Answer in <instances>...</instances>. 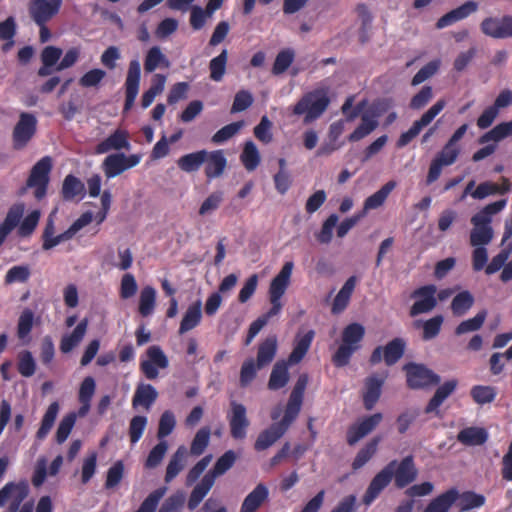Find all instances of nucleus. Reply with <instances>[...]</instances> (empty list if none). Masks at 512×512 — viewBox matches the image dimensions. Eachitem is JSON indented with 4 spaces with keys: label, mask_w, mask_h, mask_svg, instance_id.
I'll return each instance as SVG.
<instances>
[{
    "label": "nucleus",
    "mask_w": 512,
    "mask_h": 512,
    "mask_svg": "<svg viewBox=\"0 0 512 512\" xmlns=\"http://www.w3.org/2000/svg\"><path fill=\"white\" fill-rule=\"evenodd\" d=\"M507 204L506 199H502L486 205L471 218L473 228L470 232V244L472 246L488 245L493 239V229L491 227L492 216L502 211Z\"/></svg>",
    "instance_id": "1"
},
{
    "label": "nucleus",
    "mask_w": 512,
    "mask_h": 512,
    "mask_svg": "<svg viewBox=\"0 0 512 512\" xmlns=\"http://www.w3.org/2000/svg\"><path fill=\"white\" fill-rule=\"evenodd\" d=\"M329 105V98L324 89H317L305 94L293 107V114L304 115V122L310 123L319 118Z\"/></svg>",
    "instance_id": "2"
},
{
    "label": "nucleus",
    "mask_w": 512,
    "mask_h": 512,
    "mask_svg": "<svg viewBox=\"0 0 512 512\" xmlns=\"http://www.w3.org/2000/svg\"><path fill=\"white\" fill-rule=\"evenodd\" d=\"M364 334L365 328L359 323H352L343 330L342 344L333 356L334 363L337 366L348 364L352 354L359 349Z\"/></svg>",
    "instance_id": "3"
},
{
    "label": "nucleus",
    "mask_w": 512,
    "mask_h": 512,
    "mask_svg": "<svg viewBox=\"0 0 512 512\" xmlns=\"http://www.w3.org/2000/svg\"><path fill=\"white\" fill-rule=\"evenodd\" d=\"M293 267V262H286L270 283L268 291L271 303L270 314H279L282 309L281 298L290 285Z\"/></svg>",
    "instance_id": "4"
},
{
    "label": "nucleus",
    "mask_w": 512,
    "mask_h": 512,
    "mask_svg": "<svg viewBox=\"0 0 512 512\" xmlns=\"http://www.w3.org/2000/svg\"><path fill=\"white\" fill-rule=\"evenodd\" d=\"M30 492L28 482H8L0 489V507L8 506L7 512H16Z\"/></svg>",
    "instance_id": "5"
},
{
    "label": "nucleus",
    "mask_w": 512,
    "mask_h": 512,
    "mask_svg": "<svg viewBox=\"0 0 512 512\" xmlns=\"http://www.w3.org/2000/svg\"><path fill=\"white\" fill-rule=\"evenodd\" d=\"M168 366V357L157 345L150 346L140 360V369L149 380L156 379L159 376V371Z\"/></svg>",
    "instance_id": "6"
},
{
    "label": "nucleus",
    "mask_w": 512,
    "mask_h": 512,
    "mask_svg": "<svg viewBox=\"0 0 512 512\" xmlns=\"http://www.w3.org/2000/svg\"><path fill=\"white\" fill-rule=\"evenodd\" d=\"M140 154L125 155L124 153H114L108 155L103 163L102 169L105 176L110 179L114 178L124 171L137 166L141 162Z\"/></svg>",
    "instance_id": "7"
},
{
    "label": "nucleus",
    "mask_w": 512,
    "mask_h": 512,
    "mask_svg": "<svg viewBox=\"0 0 512 512\" xmlns=\"http://www.w3.org/2000/svg\"><path fill=\"white\" fill-rule=\"evenodd\" d=\"M62 0H30L29 15L37 25L46 24L61 7Z\"/></svg>",
    "instance_id": "8"
},
{
    "label": "nucleus",
    "mask_w": 512,
    "mask_h": 512,
    "mask_svg": "<svg viewBox=\"0 0 512 512\" xmlns=\"http://www.w3.org/2000/svg\"><path fill=\"white\" fill-rule=\"evenodd\" d=\"M50 170L51 160L45 157L38 161L31 171L27 185L28 187L35 188L34 195L37 199L43 198L46 194Z\"/></svg>",
    "instance_id": "9"
},
{
    "label": "nucleus",
    "mask_w": 512,
    "mask_h": 512,
    "mask_svg": "<svg viewBox=\"0 0 512 512\" xmlns=\"http://www.w3.org/2000/svg\"><path fill=\"white\" fill-rule=\"evenodd\" d=\"M436 292L435 285H426L416 289L412 294L415 302L411 307L410 315L416 316L431 311L437 304Z\"/></svg>",
    "instance_id": "10"
},
{
    "label": "nucleus",
    "mask_w": 512,
    "mask_h": 512,
    "mask_svg": "<svg viewBox=\"0 0 512 512\" xmlns=\"http://www.w3.org/2000/svg\"><path fill=\"white\" fill-rule=\"evenodd\" d=\"M395 466L396 461H392L372 479L365 495L363 496L364 504L370 505L378 497L381 491L390 483L394 475Z\"/></svg>",
    "instance_id": "11"
},
{
    "label": "nucleus",
    "mask_w": 512,
    "mask_h": 512,
    "mask_svg": "<svg viewBox=\"0 0 512 512\" xmlns=\"http://www.w3.org/2000/svg\"><path fill=\"white\" fill-rule=\"evenodd\" d=\"M481 31L492 38L512 37V16L488 17L481 22Z\"/></svg>",
    "instance_id": "12"
},
{
    "label": "nucleus",
    "mask_w": 512,
    "mask_h": 512,
    "mask_svg": "<svg viewBox=\"0 0 512 512\" xmlns=\"http://www.w3.org/2000/svg\"><path fill=\"white\" fill-rule=\"evenodd\" d=\"M230 432L235 439H244L247 434V428L249 426V420L247 418V412L244 405L231 402V409L228 414Z\"/></svg>",
    "instance_id": "13"
},
{
    "label": "nucleus",
    "mask_w": 512,
    "mask_h": 512,
    "mask_svg": "<svg viewBox=\"0 0 512 512\" xmlns=\"http://www.w3.org/2000/svg\"><path fill=\"white\" fill-rule=\"evenodd\" d=\"M404 369L411 388H423L439 382V377L422 365L409 364Z\"/></svg>",
    "instance_id": "14"
},
{
    "label": "nucleus",
    "mask_w": 512,
    "mask_h": 512,
    "mask_svg": "<svg viewBox=\"0 0 512 512\" xmlns=\"http://www.w3.org/2000/svg\"><path fill=\"white\" fill-rule=\"evenodd\" d=\"M345 130V120H337L330 124L327 137L316 152L317 156H329L333 152L341 149L344 145L340 141V136Z\"/></svg>",
    "instance_id": "15"
},
{
    "label": "nucleus",
    "mask_w": 512,
    "mask_h": 512,
    "mask_svg": "<svg viewBox=\"0 0 512 512\" xmlns=\"http://www.w3.org/2000/svg\"><path fill=\"white\" fill-rule=\"evenodd\" d=\"M141 66L137 59L131 60L129 63L127 76L125 80V110H129L138 95L140 85Z\"/></svg>",
    "instance_id": "16"
},
{
    "label": "nucleus",
    "mask_w": 512,
    "mask_h": 512,
    "mask_svg": "<svg viewBox=\"0 0 512 512\" xmlns=\"http://www.w3.org/2000/svg\"><path fill=\"white\" fill-rule=\"evenodd\" d=\"M36 130V118L29 113H22L13 132L14 146L23 148L32 138Z\"/></svg>",
    "instance_id": "17"
},
{
    "label": "nucleus",
    "mask_w": 512,
    "mask_h": 512,
    "mask_svg": "<svg viewBox=\"0 0 512 512\" xmlns=\"http://www.w3.org/2000/svg\"><path fill=\"white\" fill-rule=\"evenodd\" d=\"M382 414L375 413L371 416L361 419L355 423L348 431L347 440L350 445H354L360 439L372 432L382 421Z\"/></svg>",
    "instance_id": "18"
},
{
    "label": "nucleus",
    "mask_w": 512,
    "mask_h": 512,
    "mask_svg": "<svg viewBox=\"0 0 512 512\" xmlns=\"http://www.w3.org/2000/svg\"><path fill=\"white\" fill-rule=\"evenodd\" d=\"M129 133L124 129H116L111 135L96 146L97 154H104L115 150H130Z\"/></svg>",
    "instance_id": "19"
},
{
    "label": "nucleus",
    "mask_w": 512,
    "mask_h": 512,
    "mask_svg": "<svg viewBox=\"0 0 512 512\" xmlns=\"http://www.w3.org/2000/svg\"><path fill=\"white\" fill-rule=\"evenodd\" d=\"M380 114L370 110L361 115V123L348 136V141L358 142L370 135L379 125L378 118Z\"/></svg>",
    "instance_id": "20"
},
{
    "label": "nucleus",
    "mask_w": 512,
    "mask_h": 512,
    "mask_svg": "<svg viewBox=\"0 0 512 512\" xmlns=\"http://www.w3.org/2000/svg\"><path fill=\"white\" fill-rule=\"evenodd\" d=\"M478 10V3L476 1H467L461 6L451 10L436 23L438 29H443L447 26L452 25L455 22L467 18L469 15L475 13Z\"/></svg>",
    "instance_id": "21"
},
{
    "label": "nucleus",
    "mask_w": 512,
    "mask_h": 512,
    "mask_svg": "<svg viewBox=\"0 0 512 512\" xmlns=\"http://www.w3.org/2000/svg\"><path fill=\"white\" fill-rule=\"evenodd\" d=\"M288 429L283 426L280 422L272 424L270 427L262 431L256 442L255 449L257 451H263L272 446L277 442Z\"/></svg>",
    "instance_id": "22"
},
{
    "label": "nucleus",
    "mask_w": 512,
    "mask_h": 512,
    "mask_svg": "<svg viewBox=\"0 0 512 512\" xmlns=\"http://www.w3.org/2000/svg\"><path fill=\"white\" fill-rule=\"evenodd\" d=\"M269 490L266 485L259 483L244 498L240 512H256L261 505L268 499Z\"/></svg>",
    "instance_id": "23"
},
{
    "label": "nucleus",
    "mask_w": 512,
    "mask_h": 512,
    "mask_svg": "<svg viewBox=\"0 0 512 512\" xmlns=\"http://www.w3.org/2000/svg\"><path fill=\"white\" fill-rule=\"evenodd\" d=\"M385 377L371 376L366 379L365 391L363 393V401L365 408L371 410L381 395V388Z\"/></svg>",
    "instance_id": "24"
},
{
    "label": "nucleus",
    "mask_w": 512,
    "mask_h": 512,
    "mask_svg": "<svg viewBox=\"0 0 512 512\" xmlns=\"http://www.w3.org/2000/svg\"><path fill=\"white\" fill-rule=\"evenodd\" d=\"M395 483L402 488L415 480L417 470L414 466L412 457L404 458L399 465L395 466Z\"/></svg>",
    "instance_id": "25"
},
{
    "label": "nucleus",
    "mask_w": 512,
    "mask_h": 512,
    "mask_svg": "<svg viewBox=\"0 0 512 512\" xmlns=\"http://www.w3.org/2000/svg\"><path fill=\"white\" fill-rule=\"evenodd\" d=\"M187 456V448L184 445L179 446L166 467L165 482H171L184 469Z\"/></svg>",
    "instance_id": "26"
},
{
    "label": "nucleus",
    "mask_w": 512,
    "mask_h": 512,
    "mask_svg": "<svg viewBox=\"0 0 512 512\" xmlns=\"http://www.w3.org/2000/svg\"><path fill=\"white\" fill-rule=\"evenodd\" d=\"M215 483L213 475L206 473L201 481L193 488L187 506L190 510H194L205 496L209 493Z\"/></svg>",
    "instance_id": "27"
},
{
    "label": "nucleus",
    "mask_w": 512,
    "mask_h": 512,
    "mask_svg": "<svg viewBox=\"0 0 512 512\" xmlns=\"http://www.w3.org/2000/svg\"><path fill=\"white\" fill-rule=\"evenodd\" d=\"M202 318V303L200 300L191 304L185 311L179 327V333L184 334L199 325Z\"/></svg>",
    "instance_id": "28"
},
{
    "label": "nucleus",
    "mask_w": 512,
    "mask_h": 512,
    "mask_svg": "<svg viewBox=\"0 0 512 512\" xmlns=\"http://www.w3.org/2000/svg\"><path fill=\"white\" fill-rule=\"evenodd\" d=\"M357 283V278L355 276L349 277L338 294L336 295L333 305H332V312L334 314H339L342 311L345 310V308L348 306L351 295L355 289Z\"/></svg>",
    "instance_id": "29"
},
{
    "label": "nucleus",
    "mask_w": 512,
    "mask_h": 512,
    "mask_svg": "<svg viewBox=\"0 0 512 512\" xmlns=\"http://www.w3.org/2000/svg\"><path fill=\"white\" fill-rule=\"evenodd\" d=\"M87 327L88 320L84 319L74 328L71 333L65 334L61 339L60 350L63 353H68L72 351L76 346H78L86 334Z\"/></svg>",
    "instance_id": "30"
},
{
    "label": "nucleus",
    "mask_w": 512,
    "mask_h": 512,
    "mask_svg": "<svg viewBox=\"0 0 512 512\" xmlns=\"http://www.w3.org/2000/svg\"><path fill=\"white\" fill-rule=\"evenodd\" d=\"M24 210L25 206L23 204H16L9 209L4 222L0 224V245L7 235L19 224Z\"/></svg>",
    "instance_id": "31"
},
{
    "label": "nucleus",
    "mask_w": 512,
    "mask_h": 512,
    "mask_svg": "<svg viewBox=\"0 0 512 512\" xmlns=\"http://www.w3.org/2000/svg\"><path fill=\"white\" fill-rule=\"evenodd\" d=\"M96 383L92 377H86L82 381L79 389V402L81 407L78 410V416L84 417L90 410V402L95 393Z\"/></svg>",
    "instance_id": "32"
},
{
    "label": "nucleus",
    "mask_w": 512,
    "mask_h": 512,
    "mask_svg": "<svg viewBox=\"0 0 512 512\" xmlns=\"http://www.w3.org/2000/svg\"><path fill=\"white\" fill-rule=\"evenodd\" d=\"M206 164L205 166V173L207 177L209 178H215L220 176L226 167V158L222 151H207L206 160L204 162Z\"/></svg>",
    "instance_id": "33"
},
{
    "label": "nucleus",
    "mask_w": 512,
    "mask_h": 512,
    "mask_svg": "<svg viewBox=\"0 0 512 512\" xmlns=\"http://www.w3.org/2000/svg\"><path fill=\"white\" fill-rule=\"evenodd\" d=\"M458 496V490L451 488L433 499L424 512H448L455 503Z\"/></svg>",
    "instance_id": "34"
},
{
    "label": "nucleus",
    "mask_w": 512,
    "mask_h": 512,
    "mask_svg": "<svg viewBox=\"0 0 512 512\" xmlns=\"http://www.w3.org/2000/svg\"><path fill=\"white\" fill-rule=\"evenodd\" d=\"M457 439L464 445L478 446L487 441L488 432L481 427H468L459 432Z\"/></svg>",
    "instance_id": "35"
},
{
    "label": "nucleus",
    "mask_w": 512,
    "mask_h": 512,
    "mask_svg": "<svg viewBox=\"0 0 512 512\" xmlns=\"http://www.w3.org/2000/svg\"><path fill=\"white\" fill-rule=\"evenodd\" d=\"M60 406L58 402H52L46 409L40 423V427L36 432V438L38 440H44L50 433L57 419Z\"/></svg>",
    "instance_id": "36"
},
{
    "label": "nucleus",
    "mask_w": 512,
    "mask_h": 512,
    "mask_svg": "<svg viewBox=\"0 0 512 512\" xmlns=\"http://www.w3.org/2000/svg\"><path fill=\"white\" fill-rule=\"evenodd\" d=\"M277 351V338L276 336L268 337L261 343L257 353V367L263 368L272 362Z\"/></svg>",
    "instance_id": "37"
},
{
    "label": "nucleus",
    "mask_w": 512,
    "mask_h": 512,
    "mask_svg": "<svg viewBox=\"0 0 512 512\" xmlns=\"http://www.w3.org/2000/svg\"><path fill=\"white\" fill-rule=\"evenodd\" d=\"M207 156L206 150L186 154L177 161L178 167L187 173L197 171L204 164Z\"/></svg>",
    "instance_id": "38"
},
{
    "label": "nucleus",
    "mask_w": 512,
    "mask_h": 512,
    "mask_svg": "<svg viewBox=\"0 0 512 512\" xmlns=\"http://www.w3.org/2000/svg\"><path fill=\"white\" fill-rule=\"evenodd\" d=\"M158 393L150 384H140L134 394L132 404L134 407L143 406L149 409L156 400Z\"/></svg>",
    "instance_id": "39"
},
{
    "label": "nucleus",
    "mask_w": 512,
    "mask_h": 512,
    "mask_svg": "<svg viewBox=\"0 0 512 512\" xmlns=\"http://www.w3.org/2000/svg\"><path fill=\"white\" fill-rule=\"evenodd\" d=\"M457 386L456 380H449L445 382L442 386H440L437 390L433 398L429 401L427 407L425 408L426 413H433L438 411L440 405L444 402V400L455 390Z\"/></svg>",
    "instance_id": "40"
},
{
    "label": "nucleus",
    "mask_w": 512,
    "mask_h": 512,
    "mask_svg": "<svg viewBox=\"0 0 512 512\" xmlns=\"http://www.w3.org/2000/svg\"><path fill=\"white\" fill-rule=\"evenodd\" d=\"M170 62L168 58L162 53L158 46L150 48L146 54L144 61V69L146 72L151 73L157 68H168Z\"/></svg>",
    "instance_id": "41"
},
{
    "label": "nucleus",
    "mask_w": 512,
    "mask_h": 512,
    "mask_svg": "<svg viewBox=\"0 0 512 512\" xmlns=\"http://www.w3.org/2000/svg\"><path fill=\"white\" fill-rule=\"evenodd\" d=\"M288 381V363L285 361H278L272 369L268 382V388L271 390H278L284 387Z\"/></svg>",
    "instance_id": "42"
},
{
    "label": "nucleus",
    "mask_w": 512,
    "mask_h": 512,
    "mask_svg": "<svg viewBox=\"0 0 512 512\" xmlns=\"http://www.w3.org/2000/svg\"><path fill=\"white\" fill-rule=\"evenodd\" d=\"M485 497L473 491L458 492L456 499L457 507L461 512L481 507L485 504Z\"/></svg>",
    "instance_id": "43"
},
{
    "label": "nucleus",
    "mask_w": 512,
    "mask_h": 512,
    "mask_svg": "<svg viewBox=\"0 0 512 512\" xmlns=\"http://www.w3.org/2000/svg\"><path fill=\"white\" fill-rule=\"evenodd\" d=\"M241 162L247 171H254L261 161L260 152L252 141H247L240 155Z\"/></svg>",
    "instance_id": "44"
},
{
    "label": "nucleus",
    "mask_w": 512,
    "mask_h": 512,
    "mask_svg": "<svg viewBox=\"0 0 512 512\" xmlns=\"http://www.w3.org/2000/svg\"><path fill=\"white\" fill-rule=\"evenodd\" d=\"M395 187L396 182L389 181L381 189L369 196L364 202V212L380 207Z\"/></svg>",
    "instance_id": "45"
},
{
    "label": "nucleus",
    "mask_w": 512,
    "mask_h": 512,
    "mask_svg": "<svg viewBox=\"0 0 512 512\" xmlns=\"http://www.w3.org/2000/svg\"><path fill=\"white\" fill-rule=\"evenodd\" d=\"M156 290L152 286H145L139 297V312L142 316L152 314L155 308Z\"/></svg>",
    "instance_id": "46"
},
{
    "label": "nucleus",
    "mask_w": 512,
    "mask_h": 512,
    "mask_svg": "<svg viewBox=\"0 0 512 512\" xmlns=\"http://www.w3.org/2000/svg\"><path fill=\"white\" fill-rule=\"evenodd\" d=\"M77 416L78 413L70 412L61 419L55 433V440L58 444H62L67 440L76 423Z\"/></svg>",
    "instance_id": "47"
},
{
    "label": "nucleus",
    "mask_w": 512,
    "mask_h": 512,
    "mask_svg": "<svg viewBox=\"0 0 512 512\" xmlns=\"http://www.w3.org/2000/svg\"><path fill=\"white\" fill-rule=\"evenodd\" d=\"M512 135V120L502 122L496 125L493 129L485 133L480 138V143H487L490 141L499 142L502 139Z\"/></svg>",
    "instance_id": "48"
},
{
    "label": "nucleus",
    "mask_w": 512,
    "mask_h": 512,
    "mask_svg": "<svg viewBox=\"0 0 512 512\" xmlns=\"http://www.w3.org/2000/svg\"><path fill=\"white\" fill-rule=\"evenodd\" d=\"M313 336V331H309L297 340L296 345L289 356V364H297L303 359L311 345Z\"/></svg>",
    "instance_id": "49"
},
{
    "label": "nucleus",
    "mask_w": 512,
    "mask_h": 512,
    "mask_svg": "<svg viewBox=\"0 0 512 512\" xmlns=\"http://www.w3.org/2000/svg\"><path fill=\"white\" fill-rule=\"evenodd\" d=\"M405 342L396 338L384 347V360L386 364L392 365L396 363L403 355Z\"/></svg>",
    "instance_id": "50"
},
{
    "label": "nucleus",
    "mask_w": 512,
    "mask_h": 512,
    "mask_svg": "<svg viewBox=\"0 0 512 512\" xmlns=\"http://www.w3.org/2000/svg\"><path fill=\"white\" fill-rule=\"evenodd\" d=\"M228 59L227 50H223L218 56L214 57L209 64L210 78L214 81H221L226 71Z\"/></svg>",
    "instance_id": "51"
},
{
    "label": "nucleus",
    "mask_w": 512,
    "mask_h": 512,
    "mask_svg": "<svg viewBox=\"0 0 512 512\" xmlns=\"http://www.w3.org/2000/svg\"><path fill=\"white\" fill-rule=\"evenodd\" d=\"M379 441V437L373 438L364 448L358 452L352 464L353 469L357 470L361 468L371 459V457L377 451Z\"/></svg>",
    "instance_id": "52"
},
{
    "label": "nucleus",
    "mask_w": 512,
    "mask_h": 512,
    "mask_svg": "<svg viewBox=\"0 0 512 512\" xmlns=\"http://www.w3.org/2000/svg\"><path fill=\"white\" fill-rule=\"evenodd\" d=\"M236 455L232 450L225 452L215 463L212 470L208 472L209 475H213L216 480L218 476L223 475L227 472L234 464Z\"/></svg>",
    "instance_id": "53"
},
{
    "label": "nucleus",
    "mask_w": 512,
    "mask_h": 512,
    "mask_svg": "<svg viewBox=\"0 0 512 512\" xmlns=\"http://www.w3.org/2000/svg\"><path fill=\"white\" fill-rule=\"evenodd\" d=\"M295 54L292 49H284L280 51L274 61L272 67V73L274 75H280L284 73L294 60Z\"/></svg>",
    "instance_id": "54"
},
{
    "label": "nucleus",
    "mask_w": 512,
    "mask_h": 512,
    "mask_svg": "<svg viewBox=\"0 0 512 512\" xmlns=\"http://www.w3.org/2000/svg\"><path fill=\"white\" fill-rule=\"evenodd\" d=\"M167 488L161 487L152 491L135 512H155L160 500L166 494Z\"/></svg>",
    "instance_id": "55"
},
{
    "label": "nucleus",
    "mask_w": 512,
    "mask_h": 512,
    "mask_svg": "<svg viewBox=\"0 0 512 512\" xmlns=\"http://www.w3.org/2000/svg\"><path fill=\"white\" fill-rule=\"evenodd\" d=\"M486 316V311H481L473 318L461 322L456 328V334L461 335L480 329L486 319Z\"/></svg>",
    "instance_id": "56"
},
{
    "label": "nucleus",
    "mask_w": 512,
    "mask_h": 512,
    "mask_svg": "<svg viewBox=\"0 0 512 512\" xmlns=\"http://www.w3.org/2000/svg\"><path fill=\"white\" fill-rule=\"evenodd\" d=\"M473 296L467 292H461L452 301L451 308L455 315L461 316L465 314L473 305Z\"/></svg>",
    "instance_id": "57"
},
{
    "label": "nucleus",
    "mask_w": 512,
    "mask_h": 512,
    "mask_svg": "<svg viewBox=\"0 0 512 512\" xmlns=\"http://www.w3.org/2000/svg\"><path fill=\"white\" fill-rule=\"evenodd\" d=\"M84 191L83 183L72 175H68L63 183L62 193L65 199H73Z\"/></svg>",
    "instance_id": "58"
},
{
    "label": "nucleus",
    "mask_w": 512,
    "mask_h": 512,
    "mask_svg": "<svg viewBox=\"0 0 512 512\" xmlns=\"http://www.w3.org/2000/svg\"><path fill=\"white\" fill-rule=\"evenodd\" d=\"M31 275L30 268L27 265H17L11 267L5 275V283H23L26 282Z\"/></svg>",
    "instance_id": "59"
},
{
    "label": "nucleus",
    "mask_w": 512,
    "mask_h": 512,
    "mask_svg": "<svg viewBox=\"0 0 512 512\" xmlns=\"http://www.w3.org/2000/svg\"><path fill=\"white\" fill-rule=\"evenodd\" d=\"M244 126V122H234L222 127L213 136L212 141L215 144H222L236 135L240 129Z\"/></svg>",
    "instance_id": "60"
},
{
    "label": "nucleus",
    "mask_w": 512,
    "mask_h": 512,
    "mask_svg": "<svg viewBox=\"0 0 512 512\" xmlns=\"http://www.w3.org/2000/svg\"><path fill=\"white\" fill-rule=\"evenodd\" d=\"M303 400L296 399L289 397L288 403L286 405V409L284 412V416L281 419L280 423L285 426L287 429L292 424V422L297 418L301 407H302Z\"/></svg>",
    "instance_id": "61"
},
{
    "label": "nucleus",
    "mask_w": 512,
    "mask_h": 512,
    "mask_svg": "<svg viewBox=\"0 0 512 512\" xmlns=\"http://www.w3.org/2000/svg\"><path fill=\"white\" fill-rule=\"evenodd\" d=\"M223 202V192L216 191L211 193L201 204L199 208V214L201 216H206L212 214L216 211L221 203Z\"/></svg>",
    "instance_id": "62"
},
{
    "label": "nucleus",
    "mask_w": 512,
    "mask_h": 512,
    "mask_svg": "<svg viewBox=\"0 0 512 512\" xmlns=\"http://www.w3.org/2000/svg\"><path fill=\"white\" fill-rule=\"evenodd\" d=\"M210 439V429L207 427L201 428L195 435L192 443L190 452L193 455H200L204 452Z\"/></svg>",
    "instance_id": "63"
},
{
    "label": "nucleus",
    "mask_w": 512,
    "mask_h": 512,
    "mask_svg": "<svg viewBox=\"0 0 512 512\" xmlns=\"http://www.w3.org/2000/svg\"><path fill=\"white\" fill-rule=\"evenodd\" d=\"M168 450V444L166 441H160L149 453L145 466L149 469L157 467L163 460Z\"/></svg>",
    "instance_id": "64"
}]
</instances>
